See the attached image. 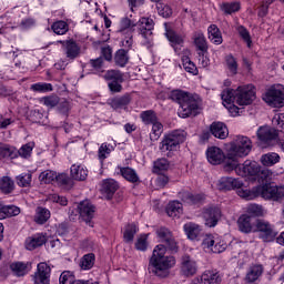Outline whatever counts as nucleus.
Returning a JSON list of instances; mask_svg holds the SVG:
<instances>
[{"label": "nucleus", "mask_w": 284, "mask_h": 284, "mask_svg": "<svg viewBox=\"0 0 284 284\" xmlns=\"http://www.w3.org/2000/svg\"><path fill=\"white\" fill-rule=\"evenodd\" d=\"M75 281L74 273L64 271L60 275V284H73Z\"/></svg>", "instance_id": "63"}, {"label": "nucleus", "mask_w": 284, "mask_h": 284, "mask_svg": "<svg viewBox=\"0 0 284 284\" xmlns=\"http://www.w3.org/2000/svg\"><path fill=\"white\" fill-rule=\"evenodd\" d=\"M0 191L2 194H12L14 192V181L10 176H2L0 179Z\"/></svg>", "instance_id": "35"}, {"label": "nucleus", "mask_w": 284, "mask_h": 284, "mask_svg": "<svg viewBox=\"0 0 284 284\" xmlns=\"http://www.w3.org/2000/svg\"><path fill=\"white\" fill-rule=\"evenodd\" d=\"M40 103H42V105H45L47 108H57V105H59V97L55 94H51L49 97H43L40 99Z\"/></svg>", "instance_id": "54"}, {"label": "nucleus", "mask_w": 284, "mask_h": 284, "mask_svg": "<svg viewBox=\"0 0 284 284\" xmlns=\"http://www.w3.org/2000/svg\"><path fill=\"white\" fill-rule=\"evenodd\" d=\"M33 92H52L51 83H36L31 85Z\"/></svg>", "instance_id": "64"}, {"label": "nucleus", "mask_w": 284, "mask_h": 284, "mask_svg": "<svg viewBox=\"0 0 284 284\" xmlns=\"http://www.w3.org/2000/svg\"><path fill=\"white\" fill-rule=\"evenodd\" d=\"M120 173L123 176V179H125V181H129V183H139V181H141L139 179V174L132 168H129V166L121 168Z\"/></svg>", "instance_id": "31"}, {"label": "nucleus", "mask_w": 284, "mask_h": 284, "mask_svg": "<svg viewBox=\"0 0 284 284\" xmlns=\"http://www.w3.org/2000/svg\"><path fill=\"white\" fill-rule=\"evenodd\" d=\"M48 243V239L43 234H37L32 237H29L26 242L27 250H37V247H41V245H45Z\"/></svg>", "instance_id": "29"}, {"label": "nucleus", "mask_w": 284, "mask_h": 284, "mask_svg": "<svg viewBox=\"0 0 284 284\" xmlns=\"http://www.w3.org/2000/svg\"><path fill=\"white\" fill-rule=\"evenodd\" d=\"M256 194H260L264 201H272L273 203H282L284 199V186L265 183L257 185L255 189Z\"/></svg>", "instance_id": "3"}, {"label": "nucleus", "mask_w": 284, "mask_h": 284, "mask_svg": "<svg viewBox=\"0 0 284 284\" xmlns=\"http://www.w3.org/2000/svg\"><path fill=\"white\" fill-rule=\"evenodd\" d=\"M258 172H261V164L253 160L244 161V163L240 164L239 169H236V174H239V176H248L250 179H253V181L258 176Z\"/></svg>", "instance_id": "7"}, {"label": "nucleus", "mask_w": 284, "mask_h": 284, "mask_svg": "<svg viewBox=\"0 0 284 284\" xmlns=\"http://www.w3.org/2000/svg\"><path fill=\"white\" fill-rule=\"evenodd\" d=\"M196 262L192 261L190 255L182 256L181 273L183 276H194L196 274Z\"/></svg>", "instance_id": "19"}, {"label": "nucleus", "mask_w": 284, "mask_h": 284, "mask_svg": "<svg viewBox=\"0 0 284 284\" xmlns=\"http://www.w3.org/2000/svg\"><path fill=\"white\" fill-rule=\"evenodd\" d=\"M184 232L191 241H196L201 236V226L195 223H186L184 225Z\"/></svg>", "instance_id": "30"}, {"label": "nucleus", "mask_w": 284, "mask_h": 284, "mask_svg": "<svg viewBox=\"0 0 284 284\" xmlns=\"http://www.w3.org/2000/svg\"><path fill=\"white\" fill-rule=\"evenodd\" d=\"M243 187V181L234 178H221L217 181V189L221 191L241 190Z\"/></svg>", "instance_id": "16"}, {"label": "nucleus", "mask_w": 284, "mask_h": 284, "mask_svg": "<svg viewBox=\"0 0 284 284\" xmlns=\"http://www.w3.org/2000/svg\"><path fill=\"white\" fill-rule=\"evenodd\" d=\"M263 265L261 264L252 265L246 273L245 281L247 283H255V281H258V278H261V276L263 275Z\"/></svg>", "instance_id": "28"}, {"label": "nucleus", "mask_w": 284, "mask_h": 284, "mask_svg": "<svg viewBox=\"0 0 284 284\" xmlns=\"http://www.w3.org/2000/svg\"><path fill=\"white\" fill-rule=\"evenodd\" d=\"M112 151H114V148L112 146V144H101L98 152V156L100 161H105V159L108 158L109 154L112 153Z\"/></svg>", "instance_id": "58"}, {"label": "nucleus", "mask_w": 284, "mask_h": 284, "mask_svg": "<svg viewBox=\"0 0 284 284\" xmlns=\"http://www.w3.org/2000/svg\"><path fill=\"white\" fill-rule=\"evenodd\" d=\"M166 170H170V162L168 159H158L153 162V174H161V172H166Z\"/></svg>", "instance_id": "43"}, {"label": "nucleus", "mask_w": 284, "mask_h": 284, "mask_svg": "<svg viewBox=\"0 0 284 284\" xmlns=\"http://www.w3.org/2000/svg\"><path fill=\"white\" fill-rule=\"evenodd\" d=\"M179 199H181L182 203H186V205H199V203H203V201H205L204 195L192 194L187 191L180 192Z\"/></svg>", "instance_id": "21"}, {"label": "nucleus", "mask_w": 284, "mask_h": 284, "mask_svg": "<svg viewBox=\"0 0 284 284\" xmlns=\"http://www.w3.org/2000/svg\"><path fill=\"white\" fill-rule=\"evenodd\" d=\"M211 134L212 136H215V139H227V135L230 134L227 131V126H225L222 122H214L211 125Z\"/></svg>", "instance_id": "27"}, {"label": "nucleus", "mask_w": 284, "mask_h": 284, "mask_svg": "<svg viewBox=\"0 0 284 284\" xmlns=\"http://www.w3.org/2000/svg\"><path fill=\"white\" fill-rule=\"evenodd\" d=\"M19 187H30L32 183V173H22L16 178Z\"/></svg>", "instance_id": "51"}, {"label": "nucleus", "mask_w": 284, "mask_h": 284, "mask_svg": "<svg viewBox=\"0 0 284 284\" xmlns=\"http://www.w3.org/2000/svg\"><path fill=\"white\" fill-rule=\"evenodd\" d=\"M51 30L54 32V34H68V32L70 31V24H68V22L63 20H59L52 23Z\"/></svg>", "instance_id": "39"}, {"label": "nucleus", "mask_w": 284, "mask_h": 284, "mask_svg": "<svg viewBox=\"0 0 284 284\" xmlns=\"http://www.w3.org/2000/svg\"><path fill=\"white\" fill-rule=\"evenodd\" d=\"M220 10L224 14H234L241 10V2H222L220 4Z\"/></svg>", "instance_id": "40"}, {"label": "nucleus", "mask_w": 284, "mask_h": 284, "mask_svg": "<svg viewBox=\"0 0 284 284\" xmlns=\"http://www.w3.org/2000/svg\"><path fill=\"white\" fill-rule=\"evenodd\" d=\"M79 214L81 216V220L85 223V225H89V227H94V222H92V219H94V212L95 207L90 203V201H82L78 205Z\"/></svg>", "instance_id": "11"}, {"label": "nucleus", "mask_w": 284, "mask_h": 284, "mask_svg": "<svg viewBox=\"0 0 284 284\" xmlns=\"http://www.w3.org/2000/svg\"><path fill=\"white\" fill-rule=\"evenodd\" d=\"M256 101V87L243 84L235 89V103L237 105H252Z\"/></svg>", "instance_id": "4"}, {"label": "nucleus", "mask_w": 284, "mask_h": 284, "mask_svg": "<svg viewBox=\"0 0 284 284\" xmlns=\"http://www.w3.org/2000/svg\"><path fill=\"white\" fill-rule=\"evenodd\" d=\"M272 176H274V172L271 169H263V166L260 165V171L255 176V181H272Z\"/></svg>", "instance_id": "52"}, {"label": "nucleus", "mask_w": 284, "mask_h": 284, "mask_svg": "<svg viewBox=\"0 0 284 284\" xmlns=\"http://www.w3.org/2000/svg\"><path fill=\"white\" fill-rule=\"evenodd\" d=\"M165 37L174 52H176V54H181V48H183V44L185 43L183 36L179 34L173 29L168 28V23H165Z\"/></svg>", "instance_id": "14"}, {"label": "nucleus", "mask_w": 284, "mask_h": 284, "mask_svg": "<svg viewBox=\"0 0 284 284\" xmlns=\"http://www.w3.org/2000/svg\"><path fill=\"white\" fill-rule=\"evenodd\" d=\"M221 99L223 103H226V105H232V103H236V90L226 89L222 91Z\"/></svg>", "instance_id": "49"}, {"label": "nucleus", "mask_w": 284, "mask_h": 284, "mask_svg": "<svg viewBox=\"0 0 284 284\" xmlns=\"http://www.w3.org/2000/svg\"><path fill=\"white\" fill-rule=\"evenodd\" d=\"M237 32L240 37L247 43V48L252 47V37L250 36V31L243 26L237 27Z\"/></svg>", "instance_id": "62"}, {"label": "nucleus", "mask_w": 284, "mask_h": 284, "mask_svg": "<svg viewBox=\"0 0 284 284\" xmlns=\"http://www.w3.org/2000/svg\"><path fill=\"white\" fill-rule=\"evenodd\" d=\"M94 261H97L94 253L83 255L80 260L81 270H92V267H94Z\"/></svg>", "instance_id": "44"}, {"label": "nucleus", "mask_w": 284, "mask_h": 284, "mask_svg": "<svg viewBox=\"0 0 284 284\" xmlns=\"http://www.w3.org/2000/svg\"><path fill=\"white\" fill-rule=\"evenodd\" d=\"M202 246L213 254H221L227 250V243L223 240L215 239L214 235L209 234L202 241Z\"/></svg>", "instance_id": "8"}, {"label": "nucleus", "mask_w": 284, "mask_h": 284, "mask_svg": "<svg viewBox=\"0 0 284 284\" xmlns=\"http://www.w3.org/2000/svg\"><path fill=\"white\" fill-rule=\"evenodd\" d=\"M104 79L111 82L123 81V73L119 70H109L104 74Z\"/></svg>", "instance_id": "57"}, {"label": "nucleus", "mask_w": 284, "mask_h": 284, "mask_svg": "<svg viewBox=\"0 0 284 284\" xmlns=\"http://www.w3.org/2000/svg\"><path fill=\"white\" fill-rule=\"evenodd\" d=\"M152 132L150 134L151 141H159L161 139V134H163V124L161 122H158L155 124H152Z\"/></svg>", "instance_id": "59"}, {"label": "nucleus", "mask_w": 284, "mask_h": 284, "mask_svg": "<svg viewBox=\"0 0 284 284\" xmlns=\"http://www.w3.org/2000/svg\"><path fill=\"white\" fill-rule=\"evenodd\" d=\"M116 190H119V183L116 181L112 179L102 181L101 192L102 194L106 195V199H112V196H114L116 193Z\"/></svg>", "instance_id": "24"}, {"label": "nucleus", "mask_w": 284, "mask_h": 284, "mask_svg": "<svg viewBox=\"0 0 284 284\" xmlns=\"http://www.w3.org/2000/svg\"><path fill=\"white\" fill-rule=\"evenodd\" d=\"M200 278L204 284H221V275L214 271H205Z\"/></svg>", "instance_id": "36"}, {"label": "nucleus", "mask_w": 284, "mask_h": 284, "mask_svg": "<svg viewBox=\"0 0 284 284\" xmlns=\"http://www.w3.org/2000/svg\"><path fill=\"white\" fill-rule=\"evenodd\" d=\"M57 179V173H54V171H43L40 175H39V180L41 181V183H52V181H54Z\"/></svg>", "instance_id": "60"}, {"label": "nucleus", "mask_w": 284, "mask_h": 284, "mask_svg": "<svg viewBox=\"0 0 284 284\" xmlns=\"http://www.w3.org/2000/svg\"><path fill=\"white\" fill-rule=\"evenodd\" d=\"M181 60H182V65H183L185 72H189V74H193L194 77H196V74H199V68H196V64H194V62H192L190 57L182 55Z\"/></svg>", "instance_id": "45"}, {"label": "nucleus", "mask_w": 284, "mask_h": 284, "mask_svg": "<svg viewBox=\"0 0 284 284\" xmlns=\"http://www.w3.org/2000/svg\"><path fill=\"white\" fill-rule=\"evenodd\" d=\"M193 40L196 49L200 52H207V40L205 39V36L203 34V32L201 31L194 32Z\"/></svg>", "instance_id": "34"}, {"label": "nucleus", "mask_w": 284, "mask_h": 284, "mask_svg": "<svg viewBox=\"0 0 284 284\" xmlns=\"http://www.w3.org/2000/svg\"><path fill=\"white\" fill-rule=\"evenodd\" d=\"M58 43H61L64 55L69 61L79 59V55L81 54V47L77 41H74V39L59 40Z\"/></svg>", "instance_id": "10"}, {"label": "nucleus", "mask_w": 284, "mask_h": 284, "mask_svg": "<svg viewBox=\"0 0 284 284\" xmlns=\"http://www.w3.org/2000/svg\"><path fill=\"white\" fill-rule=\"evenodd\" d=\"M70 176L73 181H85L88 179V169L81 164H73L70 169Z\"/></svg>", "instance_id": "26"}, {"label": "nucleus", "mask_w": 284, "mask_h": 284, "mask_svg": "<svg viewBox=\"0 0 284 284\" xmlns=\"http://www.w3.org/2000/svg\"><path fill=\"white\" fill-rule=\"evenodd\" d=\"M140 119L144 125H154L155 123H159V118L156 116V112H154V110L142 111Z\"/></svg>", "instance_id": "33"}, {"label": "nucleus", "mask_w": 284, "mask_h": 284, "mask_svg": "<svg viewBox=\"0 0 284 284\" xmlns=\"http://www.w3.org/2000/svg\"><path fill=\"white\" fill-rule=\"evenodd\" d=\"M132 97L130 95V93H125L122 97L111 99L109 105L113 110H128V105H130Z\"/></svg>", "instance_id": "22"}, {"label": "nucleus", "mask_w": 284, "mask_h": 284, "mask_svg": "<svg viewBox=\"0 0 284 284\" xmlns=\"http://www.w3.org/2000/svg\"><path fill=\"white\" fill-rule=\"evenodd\" d=\"M0 156L2 159H17V150L12 146L0 144Z\"/></svg>", "instance_id": "53"}, {"label": "nucleus", "mask_w": 284, "mask_h": 284, "mask_svg": "<svg viewBox=\"0 0 284 284\" xmlns=\"http://www.w3.org/2000/svg\"><path fill=\"white\" fill-rule=\"evenodd\" d=\"M10 270L16 276H26L28 274V264L23 262H13Z\"/></svg>", "instance_id": "47"}, {"label": "nucleus", "mask_w": 284, "mask_h": 284, "mask_svg": "<svg viewBox=\"0 0 284 284\" xmlns=\"http://www.w3.org/2000/svg\"><path fill=\"white\" fill-rule=\"evenodd\" d=\"M182 213H183V204H181V202L173 201L168 204L166 214L171 219H176V216H179V214H182Z\"/></svg>", "instance_id": "32"}, {"label": "nucleus", "mask_w": 284, "mask_h": 284, "mask_svg": "<svg viewBox=\"0 0 284 284\" xmlns=\"http://www.w3.org/2000/svg\"><path fill=\"white\" fill-rule=\"evenodd\" d=\"M239 161H236V158H230L229 155L225 156L224 160V170L225 172H232L233 170H239Z\"/></svg>", "instance_id": "56"}, {"label": "nucleus", "mask_w": 284, "mask_h": 284, "mask_svg": "<svg viewBox=\"0 0 284 284\" xmlns=\"http://www.w3.org/2000/svg\"><path fill=\"white\" fill-rule=\"evenodd\" d=\"M185 139H187V133L185 131L175 130L164 135L162 143H185Z\"/></svg>", "instance_id": "23"}, {"label": "nucleus", "mask_w": 284, "mask_h": 284, "mask_svg": "<svg viewBox=\"0 0 284 284\" xmlns=\"http://www.w3.org/2000/svg\"><path fill=\"white\" fill-rule=\"evenodd\" d=\"M128 61H130V57L128 55V51H125V49H120L115 52V65H119L120 68H125V65H128Z\"/></svg>", "instance_id": "42"}, {"label": "nucleus", "mask_w": 284, "mask_h": 284, "mask_svg": "<svg viewBox=\"0 0 284 284\" xmlns=\"http://www.w3.org/2000/svg\"><path fill=\"white\" fill-rule=\"evenodd\" d=\"M258 141L267 143L270 141H276L278 139V130L271 126H260L256 132Z\"/></svg>", "instance_id": "15"}, {"label": "nucleus", "mask_w": 284, "mask_h": 284, "mask_svg": "<svg viewBox=\"0 0 284 284\" xmlns=\"http://www.w3.org/2000/svg\"><path fill=\"white\" fill-rule=\"evenodd\" d=\"M170 99L179 103V116L181 119H187L189 116H196L199 114V101L187 92L181 90H174L170 94Z\"/></svg>", "instance_id": "2"}, {"label": "nucleus", "mask_w": 284, "mask_h": 284, "mask_svg": "<svg viewBox=\"0 0 284 284\" xmlns=\"http://www.w3.org/2000/svg\"><path fill=\"white\" fill-rule=\"evenodd\" d=\"M49 220H50V210L39 206L37 209V214L34 217L36 223H38V225H43L44 223H48Z\"/></svg>", "instance_id": "41"}, {"label": "nucleus", "mask_w": 284, "mask_h": 284, "mask_svg": "<svg viewBox=\"0 0 284 284\" xmlns=\"http://www.w3.org/2000/svg\"><path fill=\"white\" fill-rule=\"evenodd\" d=\"M237 227L243 234H252L255 232L254 223H252V216L243 214L237 219Z\"/></svg>", "instance_id": "20"}, {"label": "nucleus", "mask_w": 284, "mask_h": 284, "mask_svg": "<svg viewBox=\"0 0 284 284\" xmlns=\"http://www.w3.org/2000/svg\"><path fill=\"white\" fill-rule=\"evenodd\" d=\"M156 8L160 17H163L164 19H170V17H172V8L170 6L164 3H159Z\"/></svg>", "instance_id": "61"}, {"label": "nucleus", "mask_w": 284, "mask_h": 284, "mask_svg": "<svg viewBox=\"0 0 284 284\" xmlns=\"http://www.w3.org/2000/svg\"><path fill=\"white\" fill-rule=\"evenodd\" d=\"M21 214V209L14 205L2 206L0 209V220L19 216Z\"/></svg>", "instance_id": "37"}, {"label": "nucleus", "mask_w": 284, "mask_h": 284, "mask_svg": "<svg viewBox=\"0 0 284 284\" xmlns=\"http://www.w3.org/2000/svg\"><path fill=\"white\" fill-rule=\"evenodd\" d=\"M156 234L163 244L156 245L153 250L149 263V272L159 278H166V276H170V268L176 265V260L174 256H165V253L168 250L170 252H179V245L174 236H172V232L166 227L158 229Z\"/></svg>", "instance_id": "1"}, {"label": "nucleus", "mask_w": 284, "mask_h": 284, "mask_svg": "<svg viewBox=\"0 0 284 284\" xmlns=\"http://www.w3.org/2000/svg\"><path fill=\"white\" fill-rule=\"evenodd\" d=\"M139 232V226L135 223L128 224L124 230L123 239L125 243H132L134 235Z\"/></svg>", "instance_id": "48"}, {"label": "nucleus", "mask_w": 284, "mask_h": 284, "mask_svg": "<svg viewBox=\"0 0 284 284\" xmlns=\"http://www.w3.org/2000/svg\"><path fill=\"white\" fill-rule=\"evenodd\" d=\"M206 159L211 165H221L225 161V153L217 146H210L206 150Z\"/></svg>", "instance_id": "18"}, {"label": "nucleus", "mask_w": 284, "mask_h": 284, "mask_svg": "<svg viewBox=\"0 0 284 284\" xmlns=\"http://www.w3.org/2000/svg\"><path fill=\"white\" fill-rule=\"evenodd\" d=\"M263 101L271 105V108H283L284 104V87L277 84L266 91Z\"/></svg>", "instance_id": "5"}, {"label": "nucleus", "mask_w": 284, "mask_h": 284, "mask_svg": "<svg viewBox=\"0 0 284 284\" xmlns=\"http://www.w3.org/2000/svg\"><path fill=\"white\" fill-rule=\"evenodd\" d=\"M50 272L51 268L47 263H39L38 270L34 274L36 284H50Z\"/></svg>", "instance_id": "17"}, {"label": "nucleus", "mask_w": 284, "mask_h": 284, "mask_svg": "<svg viewBox=\"0 0 284 284\" xmlns=\"http://www.w3.org/2000/svg\"><path fill=\"white\" fill-rule=\"evenodd\" d=\"M252 148V144L247 143H230L226 146L227 156L230 159H244V156L250 155Z\"/></svg>", "instance_id": "9"}, {"label": "nucleus", "mask_w": 284, "mask_h": 284, "mask_svg": "<svg viewBox=\"0 0 284 284\" xmlns=\"http://www.w3.org/2000/svg\"><path fill=\"white\" fill-rule=\"evenodd\" d=\"M135 28L139 30V34L145 39L146 43L152 42V30H154V20L151 18H141L136 23Z\"/></svg>", "instance_id": "12"}, {"label": "nucleus", "mask_w": 284, "mask_h": 284, "mask_svg": "<svg viewBox=\"0 0 284 284\" xmlns=\"http://www.w3.org/2000/svg\"><path fill=\"white\" fill-rule=\"evenodd\" d=\"M209 39L215 43V45H221L223 43V36H221V30L216 24H211L207 29Z\"/></svg>", "instance_id": "38"}, {"label": "nucleus", "mask_w": 284, "mask_h": 284, "mask_svg": "<svg viewBox=\"0 0 284 284\" xmlns=\"http://www.w3.org/2000/svg\"><path fill=\"white\" fill-rule=\"evenodd\" d=\"M260 163H262L264 168H274L276 163H281V155L276 152L265 153L260 158Z\"/></svg>", "instance_id": "25"}, {"label": "nucleus", "mask_w": 284, "mask_h": 284, "mask_svg": "<svg viewBox=\"0 0 284 284\" xmlns=\"http://www.w3.org/2000/svg\"><path fill=\"white\" fill-rule=\"evenodd\" d=\"M226 68L232 74V77H235V74H239V62H236V58L234 55L229 54L225 57Z\"/></svg>", "instance_id": "50"}, {"label": "nucleus", "mask_w": 284, "mask_h": 284, "mask_svg": "<svg viewBox=\"0 0 284 284\" xmlns=\"http://www.w3.org/2000/svg\"><path fill=\"white\" fill-rule=\"evenodd\" d=\"M202 216L206 227H216L222 216L221 209L219 206H209L203 210Z\"/></svg>", "instance_id": "13"}, {"label": "nucleus", "mask_w": 284, "mask_h": 284, "mask_svg": "<svg viewBox=\"0 0 284 284\" xmlns=\"http://www.w3.org/2000/svg\"><path fill=\"white\" fill-rule=\"evenodd\" d=\"M237 194L241 196V199H245L246 201H252L253 199H257V196H260V193H256V186L252 190L240 189Z\"/></svg>", "instance_id": "55"}, {"label": "nucleus", "mask_w": 284, "mask_h": 284, "mask_svg": "<svg viewBox=\"0 0 284 284\" xmlns=\"http://www.w3.org/2000/svg\"><path fill=\"white\" fill-rule=\"evenodd\" d=\"M254 232H258L260 239H262L264 243H272V241L276 239L277 234L274 230V225H272L268 221L261 219L256 220Z\"/></svg>", "instance_id": "6"}, {"label": "nucleus", "mask_w": 284, "mask_h": 284, "mask_svg": "<svg viewBox=\"0 0 284 284\" xmlns=\"http://www.w3.org/2000/svg\"><path fill=\"white\" fill-rule=\"evenodd\" d=\"M246 214L248 216H254V217H261V216H265V209H263V205L261 204H250L246 207Z\"/></svg>", "instance_id": "46"}]
</instances>
